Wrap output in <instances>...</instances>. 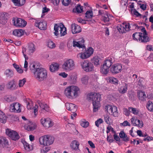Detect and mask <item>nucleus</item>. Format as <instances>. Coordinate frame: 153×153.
<instances>
[{
    "label": "nucleus",
    "instance_id": "f257e3e1",
    "mask_svg": "<svg viewBox=\"0 0 153 153\" xmlns=\"http://www.w3.org/2000/svg\"><path fill=\"white\" fill-rule=\"evenodd\" d=\"M80 93L79 88L75 85L67 87L64 91L65 95L68 98L74 99L79 96Z\"/></svg>",
    "mask_w": 153,
    "mask_h": 153
},
{
    "label": "nucleus",
    "instance_id": "f03ea898",
    "mask_svg": "<svg viewBox=\"0 0 153 153\" xmlns=\"http://www.w3.org/2000/svg\"><path fill=\"white\" fill-rule=\"evenodd\" d=\"M101 96L100 94L95 92H91L87 95V99L92 101L94 112L97 111L100 106Z\"/></svg>",
    "mask_w": 153,
    "mask_h": 153
},
{
    "label": "nucleus",
    "instance_id": "7ed1b4c3",
    "mask_svg": "<svg viewBox=\"0 0 153 153\" xmlns=\"http://www.w3.org/2000/svg\"><path fill=\"white\" fill-rule=\"evenodd\" d=\"M54 141V137L50 135L43 136L39 138L40 143L43 146H50L53 143Z\"/></svg>",
    "mask_w": 153,
    "mask_h": 153
},
{
    "label": "nucleus",
    "instance_id": "20e7f679",
    "mask_svg": "<svg viewBox=\"0 0 153 153\" xmlns=\"http://www.w3.org/2000/svg\"><path fill=\"white\" fill-rule=\"evenodd\" d=\"M35 78L39 81H42L47 77V73L46 69L43 68L37 69L34 73Z\"/></svg>",
    "mask_w": 153,
    "mask_h": 153
},
{
    "label": "nucleus",
    "instance_id": "39448f33",
    "mask_svg": "<svg viewBox=\"0 0 153 153\" xmlns=\"http://www.w3.org/2000/svg\"><path fill=\"white\" fill-rule=\"evenodd\" d=\"M54 30V35L56 36H58L59 35V32L61 36H64L67 33L66 28L62 24H55Z\"/></svg>",
    "mask_w": 153,
    "mask_h": 153
},
{
    "label": "nucleus",
    "instance_id": "423d86ee",
    "mask_svg": "<svg viewBox=\"0 0 153 153\" xmlns=\"http://www.w3.org/2000/svg\"><path fill=\"white\" fill-rule=\"evenodd\" d=\"M75 65L74 61L71 59L65 60L62 65V69L65 72H69L74 69Z\"/></svg>",
    "mask_w": 153,
    "mask_h": 153
},
{
    "label": "nucleus",
    "instance_id": "0eeeda50",
    "mask_svg": "<svg viewBox=\"0 0 153 153\" xmlns=\"http://www.w3.org/2000/svg\"><path fill=\"white\" fill-rule=\"evenodd\" d=\"M82 69L86 72H90L94 70V66L93 64L88 60H84L80 63Z\"/></svg>",
    "mask_w": 153,
    "mask_h": 153
},
{
    "label": "nucleus",
    "instance_id": "6e6552de",
    "mask_svg": "<svg viewBox=\"0 0 153 153\" xmlns=\"http://www.w3.org/2000/svg\"><path fill=\"white\" fill-rule=\"evenodd\" d=\"M105 111L110 114L114 117H117L118 116V111L117 107L114 106L107 105L105 106Z\"/></svg>",
    "mask_w": 153,
    "mask_h": 153
},
{
    "label": "nucleus",
    "instance_id": "1a4fd4ad",
    "mask_svg": "<svg viewBox=\"0 0 153 153\" xmlns=\"http://www.w3.org/2000/svg\"><path fill=\"white\" fill-rule=\"evenodd\" d=\"M34 25L41 30H45L47 29V23L46 21L42 20H36Z\"/></svg>",
    "mask_w": 153,
    "mask_h": 153
},
{
    "label": "nucleus",
    "instance_id": "9d476101",
    "mask_svg": "<svg viewBox=\"0 0 153 153\" xmlns=\"http://www.w3.org/2000/svg\"><path fill=\"white\" fill-rule=\"evenodd\" d=\"M13 25L16 27H24L27 24V22L25 20L20 18H14L12 20Z\"/></svg>",
    "mask_w": 153,
    "mask_h": 153
},
{
    "label": "nucleus",
    "instance_id": "9b49d317",
    "mask_svg": "<svg viewBox=\"0 0 153 153\" xmlns=\"http://www.w3.org/2000/svg\"><path fill=\"white\" fill-rule=\"evenodd\" d=\"M42 125L46 128L52 127L53 125V123L51 119L49 118H43L40 120Z\"/></svg>",
    "mask_w": 153,
    "mask_h": 153
},
{
    "label": "nucleus",
    "instance_id": "f8f14e48",
    "mask_svg": "<svg viewBox=\"0 0 153 153\" xmlns=\"http://www.w3.org/2000/svg\"><path fill=\"white\" fill-rule=\"evenodd\" d=\"M6 133L13 140H16L19 138V136L17 132L9 129L6 130Z\"/></svg>",
    "mask_w": 153,
    "mask_h": 153
},
{
    "label": "nucleus",
    "instance_id": "ddd939ff",
    "mask_svg": "<svg viewBox=\"0 0 153 153\" xmlns=\"http://www.w3.org/2000/svg\"><path fill=\"white\" fill-rule=\"evenodd\" d=\"M123 67L121 64L117 63L112 65L110 68V71L113 74H117L121 72Z\"/></svg>",
    "mask_w": 153,
    "mask_h": 153
},
{
    "label": "nucleus",
    "instance_id": "4468645a",
    "mask_svg": "<svg viewBox=\"0 0 153 153\" xmlns=\"http://www.w3.org/2000/svg\"><path fill=\"white\" fill-rule=\"evenodd\" d=\"M20 104L18 102L13 103L10 105V109L12 112L20 113L21 111Z\"/></svg>",
    "mask_w": 153,
    "mask_h": 153
},
{
    "label": "nucleus",
    "instance_id": "2eb2a0df",
    "mask_svg": "<svg viewBox=\"0 0 153 153\" xmlns=\"http://www.w3.org/2000/svg\"><path fill=\"white\" fill-rule=\"evenodd\" d=\"M84 40L83 38H81L76 40L73 41V46L77 47L79 48H85L84 44Z\"/></svg>",
    "mask_w": 153,
    "mask_h": 153
},
{
    "label": "nucleus",
    "instance_id": "dca6fc26",
    "mask_svg": "<svg viewBox=\"0 0 153 153\" xmlns=\"http://www.w3.org/2000/svg\"><path fill=\"white\" fill-rule=\"evenodd\" d=\"M101 59L98 56H94L91 59V62L96 67H99L101 64Z\"/></svg>",
    "mask_w": 153,
    "mask_h": 153
},
{
    "label": "nucleus",
    "instance_id": "f3484780",
    "mask_svg": "<svg viewBox=\"0 0 153 153\" xmlns=\"http://www.w3.org/2000/svg\"><path fill=\"white\" fill-rule=\"evenodd\" d=\"M131 123L134 126L141 128L143 126V123L142 121L136 119L135 117H133L131 119Z\"/></svg>",
    "mask_w": 153,
    "mask_h": 153
},
{
    "label": "nucleus",
    "instance_id": "a211bd4d",
    "mask_svg": "<svg viewBox=\"0 0 153 153\" xmlns=\"http://www.w3.org/2000/svg\"><path fill=\"white\" fill-rule=\"evenodd\" d=\"M71 28L72 33L74 34L80 33L82 30L81 27L75 23L71 24Z\"/></svg>",
    "mask_w": 153,
    "mask_h": 153
},
{
    "label": "nucleus",
    "instance_id": "6ab92c4d",
    "mask_svg": "<svg viewBox=\"0 0 153 153\" xmlns=\"http://www.w3.org/2000/svg\"><path fill=\"white\" fill-rule=\"evenodd\" d=\"M142 30H143L144 32L143 33H142V35L141 36L139 39V42L144 43H146L149 41V38L147 36L145 28H144Z\"/></svg>",
    "mask_w": 153,
    "mask_h": 153
},
{
    "label": "nucleus",
    "instance_id": "aec40b11",
    "mask_svg": "<svg viewBox=\"0 0 153 153\" xmlns=\"http://www.w3.org/2000/svg\"><path fill=\"white\" fill-rule=\"evenodd\" d=\"M38 103L41 108V112L44 113L49 111V107L47 104L44 102H42L40 101Z\"/></svg>",
    "mask_w": 153,
    "mask_h": 153
},
{
    "label": "nucleus",
    "instance_id": "412c9836",
    "mask_svg": "<svg viewBox=\"0 0 153 153\" xmlns=\"http://www.w3.org/2000/svg\"><path fill=\"white\" fill-rule=\"evenodd\" d=\"M35 50V46L33 43H30L28 44V48L26 49L28 55H32Z\"/></svg>",
    "mask_w": 153,
    "mask_h": 153
},
{
    "label": "nucleus",
    "instance_id": "4be33fe9",
    "mask_svg": "<svg viewBox=\"0 0 153 153\" xmlns=\"http://www.w3.org/2000/svg\"><path fill=\"white\" fill-rule=\"evenodd\" d=\"M114 62V58L113 57H109L106 59L103 65L110 68Z\"/></svg>",
    "mask_w": 153,
    "mask_h": 153
},
{
    "label": "nucleus",
    "instance_id": "5701e85b",
    "mask_svg": "<svg viewBox=\"0 0 153 153\" xmlns=\"http://www.w3.org/2000/svg\"><path fill=\"white\" fill-rule=\"evenodd\" d=\"M66 108L72 112L76 111L77 110V107L74 104L72 103H66L65 104Z\"/></svg>",
    "mask_w": 153,
    "mask_h": 153
},
{
    "label": "nucleus",
    "instance_id": "b1692460",
    "mask_svg": "<svg viewBox=\"0 0 153 153\" xmlns=\"http://www.w3.org/2000/svg\"><path fill=\"white\" fill-rule=\"evenodd\" d=\"M137 97L142 101H146V96L145 92L139 91L137 93Z\"/></svg>",
    "mask_w": 153,
    "mask_h": 153
},
{
    "label": "nucleus",
    "instance_id": "393cba45",
    "mask_svg": "<svg viewBox=\"0 0 153 153\" xmlns=\"http://www.w3.org/2000/svg\"><path fill=\"white\" fill-rule=\"evenodd\" d=\"M7 87L11 90L16 89L17 87L14 80L10 81L7 84Z\"/></svg>",
    "mask_w": 153,
    "mask_h": 153
},
{
    "label": "nucleus",
    "instance_id": "a878e982",
    "mask_svg": "<svg viewBox=\"0 0 153 153\" xmlns=\"http://www.w3.org/2000/svg\"><path fill=\"white\" fill-rule=\"evenodd\" d=\"M59 64L57 63H53L50 65V70L52 72L57 71L59 68Z\"/></svg>",
    "mask_w": 153,
    "mask_h": 153
},
{
    "label": "nucleus",
    "instance_id": "bb28decb",
    "mask_svg": "<svg viewBox=\"0 0 153 153\" xmlns=\"http://www.w3.org/2000/svg\"><path fill=\"white\" fill-rule=\"evenodd\" d=\"M89 79V76L88 75H83L80 78L81 82L84 85H87L88 83Z\"/></svg>",
    "mask_w": 153,
    "mask_h": 153
},
{
    "label": "nucleus",
    "instance_id": "cd10ccee",
    "mask_svg": "<svg viewBox=\"0 0 153 153\" xmlns=\"http://www.w3.org/2000/svg\"><path fill=\"white\" fill-rule=\"evenodd\" d=\"M128 85L126 83H125L123 85L120 86L118 88V91L120 94H123L126 93L128 89Z\"/></svg>",
    "mask_w": 153,
    "mask_h": 153
},
{
    "label": "nucleus",
    "instance_id": "c85d7f7f",
    "mask_svg": "<svg viewBox=\"0 0 153 153\" xmlns=\"http://www.w3.org/2000/svg\"><path fill=\"white\" fill-rule=\"evenodd\" d=\"M104 120L105 122L108 124L110 125L112 123V117L110 114H107L104 116Z\"/></svg>",
    "mask_w": 153,
    "mask_h": 153
},
{
    "label": "nucleus",
    "instance_id": "c756f323",
    "mask_svg": "<svg viewBox=\"0 0 153 153\" xmlns=\"http://www.w3.org/2000/svg\"><path fill=\"white\" fill-rule=\"evenodd\" d=\"M4 74L6 77L11 78L13 76L14 73L12 70L7 69L5 71Z\"/></svg>",
    "mask_w": 153,
    "mask_h": 153
},
{
    "label": "nucleus",
    "instance_id": "7c9ffc66",
    "mask_svg": "<svg viewBox=\"0 0 153 153\" xmlns=\"http://www.w3.org/2000/svg\"><path fill=\"white\" fill-rule=\"evenodd\" d=\"M8 16V14L6 13L1 14L0 16V21L2 24L4 25L5 24Z\"/></svg>",
    "mask_w": 153,
    "mask_h": 153
},
{
    "label": "nucleus",
    "instance_id": "2f4dec72",
    "mask_svg": "<svg viewBox=\"0 0 153 153\" xmlns=\"http://www.w3.org/2000/svg\"><path fill=\"white\" fill-rule=\"evenodd\" d=\"M22 143L23 145L24 148L26 151L29 152L33 150L32 146L29 145L25 141H23Z\"/></svg>",
    "mask_w": 153,
    "mask_h": 153
},
{
    "label": "nucleus",
    "instance_id": "473e14b6",
    "mask_svg": "<svg viewBox=\"0 0 153 153\" xmlns=\"http://www.w3.org/2000/svg\"><path fill=\"white\" fill-rule=\"evenodd\" d=\"M79 145V144L78 141L74 140L71 142L70 146L73 150H76L78 149Z\"/></svg>",
    "mask_w": 153,
    "mask_h": 153
},
{
    "label": "nucleus",
    "instance_id": "72a5a7b5",
    "mask_svg": "<svg viewBox=\"0 0 153 153\" xmlns=\"http://www.w3.org/2000/svg\"><path fill=\"white\" fill-rule=\"evenodd\" d=\"M0 144L3 147L7 146L8 144L7 140L5 137H0Z\"/></svg>",
    "mask_w": 153,
    "mask_h": 153
},
{
    "label": "nucleus",
    "instance_id": "f704fd0d",
    "mask_svg": "<svg viewBox=\"0 0 153 153\" xmlns=\"http://www.w3.org/2000/svg\"><path fill=\"white\" fill-rule=\"evenodd\" d=\"M14 5L17 6H21L25 3V0H12Z\"/></svg>",
    "mask_w": 153,
    "mask_h": 153
},
{
    "label": "nucleus",
    "instance_id": "c9c22d12",
    "mask_svg": "<svg viewBox=\"0 0 153 153\" xmlns=\"http://www.w3.org/2000/svg\"><path fill=\"white\" fill-rule=\"evenodd\" d=\"M119 135L120 137L123 139L124 141L127 142L129 140V138L124 131H121L119 133Z\"/></svg>",
    "mask_w": 153,
    "mask_h": 153
},
{
    "label": "nucleus",
    "instance_id": "e433bc0d",
    "mask_svg": "<svg viewBox=\"0 0 153 153\" xmlns=\"http://www.w3.org/2000/svg\"><path fill=\"white\" fill-rule=\"evenodd\" d=\"M16 99V97L10 95H6L4 97V100L8 102H10L15 101Z\"/></svg>",
    "mask_w": 153,
    "mask_h": 153
},
{
    "label": "nucleus",
    "instance_id": "4c0bfd02",
    "mask_svg": "<svg viewBox=\"0 0 153 153\" xmlns=\"http://www.w3.org/2000/svg\"><path fill=\"white\" fill-rule=\"evenodd\" d=\"M109 68L104 65L102 66L100 69V72L104 75H106L108 73Z\"/></svg>",
    "mask_w": 153,
    "mask_h": 153
},
{
    "label": "nucleus",
    "instance_id": "58836bf2",
    "mask_svg": "<svg viewBox=\"0 0 153 153\" xmlns=\"http://www.w3.org/2000/svg\"><path fill=\"white\" fill-rule=\"evenodd\" d=\"M25 101L26 103L27 107L28 110H30L33 108V102L30 99H26Z\"/></svg>",
    "mask_w": 153,
    "mask_h": 153
},
{
    "label": "nucleus",
    "instance_id": "ea45409f",
    "mask_svg": "<svg viewBox=\"0 0 153 153\" xmlns=\"http://www.w3.org/2000/svg\"><path fill=\"white\" fill-rule=\"evenodd\" d=\"M28 124H25V127H27V129L28 131H32L35 129L36 126L35 123H31L29 122H28Z\"/></svg>",
    "mask_w": 153,
    "mask_h": 153
},
{
    "label": "nucleus",
    "instance_id": "a19ab883",
    "mask_svg": "<svg viewBox=\"0 0 153 153\" xmlns=\"http://www.w3.org/2000/svg\"><path fill=\"white\" fill-rule=\"evenodd\" d=\"M13 34L18 37H20L23 35L24 32L21 29H16L13 31Z\"/></svg>",
    "mask_w": 153,
    "mask_h": 153
},
{
    "label": "nucleus",
    "instance_id": "79ce46f5",
    "mask_svg": "<svg viewBox=\"0 0 153 153\" xmlns=\"http://www.w3.org/2000/svg\"><path fill=\"white\" fill-rule=\"evenodd\" d=\"M107 80L108 82L112 83L115 85L117 84H118V79L117 78L114 77H108Z\"/></svg>",
    "mask_w": 153,
    "mask_h": 153
},
{
    "label": "nucleus",
    "instance_id": "37998d69",
    "mask_svg": "<svg viewBox=\"0 0 153 153\" xmlns=\"http://www.w3.org/2000/svg\"><path fill=\"white\" fill-rule=\"evenodd\" d=\"M6 119V117L4 113L0 110V122L2 123H5Z\"/></svg>",
    "mask_w": 153,
    "mask_h": 153
},
{
    "label": "nucleus",
    "instance_id": "c03bdc74",
    "mask_svg": "<svg viewBox=\"0 0 153 153\" xmlns=\"http://www.w3.org/2000/svg\"><path fill=\"white\" fill-rule=\"evenodd\" d=\"M77 57L79 59H86L88 58V56L86 54L85 52H81L79 53L77 55Z\"/></svg>",
    "mask_w": 153,
    "mask_h": 153
},
{
    "label": "nucleus",
    "instance_id": "a18cd8bd",
    "mask_svg": "<svg viewBox=\"0 0 153 153\" xmlns=\"http://www.w3.org/2000/svg\"><path fill=\"white\" fill-rule=\"evenodd\" d=\"M146 107L150 111H153V103L151 101H148L146 103Z\"/></svg>",
    "mask_w": 153,
    "mask_h": 153
},
{
    "label": "nucleus",
    "instance_id": "49530a36",
    "mask_svg": "<svg viewBox=\"0 0 153 153\" xmlns=\"http://www.w3.org/2000/svg\"><path fill=\"white\" fill-rule=\"evenodd\" d=\"M141 35H142V33L136 32L133 34L132 37L134 40L139 42V39H140Z\"/></svg>",
    "mask_w": 153,
    "mask_h": 153
},
{
    "label": "nucleus",
    "instance_id": "de8ad7c7",
    "mask_svg": "<svg viewBox=\"0 0 153 153\" xmlns=\"http://www.w3.org/2000/svg\"><path fill=\"white\" fill-rule=\"evenodd\" d=\"M94 51L93 49L91 47H89L87 48L85 52L86 54L88 56V57L89 58L93 54Z\"/></svg>",
    "mask_w": 153,
    "mask_h": 153
},
{
    "label": "nucleus",
    "instance_id": "09e8293b",
    "mask_svg": "<svg viewBox=\"0 0 153 153\" xmlns=\"http://www.w3.org/2000/svg\"><path fill=\"white\" fill-rule=\"evenodd\" d=\"M102 19L105 22H108L109 21L110 18L111 16L107 13L103 14L102 16Z\"/></svg>",
    "mask_w": 153,
    "mask_h": 153
},
{
    "label": "nucleus",
    "instance_id": "8fccbe9b",
    "mask_svg": "<svg viewBox=\"0 0 153 153\" xmlns=\"http://www.w3.org/2000/svg\"><path fill=\"white\" fill-rule=\"evenodd\" d=\"M38 65L35 63H31L30 66V68L31 71L34 73L36 71L37 69H39L38 68Z\"/></svg>",
    "mask_w": 153,
    "mask_h": 153
},
{
    "label": "nucleus",
    "instance_id": "3c124183",
    "mask_svg": "<svg viewBox=\"0 0 153 153\" xmlns=\"http://www.w3.org/2000/svg\"><path fill=\"white\" fill-rule=\"evenodd\" d=\"M128 109L130 113H131L135 115H137L139 114V110L137 108L129 107L128 108Z\"/></svg>",
    "mask_w": 153,
    "mask_h": 153
},
{
    "label": "nucleus",
    "instance_id": "603ef678",
    "mask_svg": "<svg viewBox=\"0 0 153 153\" xmlns=\"http://www.w3.org/2000/svg\"><path fill=\"white\" fill-rule=\"evenodd\" d=\"M41 150V152L42 153H47L49 152L51 149L50 146H43Z\"/></svg>",
    "mask_w": 153,
    "mask_h": 153
},
{
    "label": "nucleus",
    "instance_id": "864d4df0",
    "mask_svg": "<svg viewBox=\"0 0 153 153\" xmlns=\"http://www.w3.org/2000/svg\"><path fill=\"white\" fill-rule=\"evenodd\" d=\"M22 53L25 58V62L24 65V68H25V71H27V70L28 62L27 60L28 59V57L24 53L23 50L22 51Z\"/></svg>",
    "mask_w": 153,
    "mask_h": 153
},
{
    "label": "nucleus",
    "instance_id": "5fc2aeb1",
    "mask_svg": "<svg viewBox=\"0 0 153 153\" xmlns=\"http://www.w3.org/2000/svg\"><path fill=\"white\" fill-rule=\"evenodd\" d=\"M86 19H91L93 16V12L91 10H88L85 14Z\"/></svg>",
    "mask_w": 153,
    "mask_h": 153
},
{
    "label": "nucleus",
    "instance_id": "6e6d98bb",
    "mask_svg": "<svg viewBox=\"0 0 153 153\" xmlns=\"http://www.w3.org/2000/svg\"><path fill=\"white\" fill-rule=\"evenodd\" d=\"M117 27L118 30L120 33H126V32L122 24L118 25Z\"/></svg>",
    "mask_w": 153,
    "mask_h": 153
},
{
    "label": "nucleus",
    "instance_id": "4d7b16f0",
    "mask_svg": "<svg viewBox=\"0 0 153 153\" xmlns=\"http://www.w3.org/2000/svg\"><path fill=\"white\" fill-rule=\"evenodd\" d=\"M126 31H128L130 30V24L128 23L125 22L122 23Z\"/></svg>",
    "mask_w": 153,
    "mask_h": 153
},
{
    "label": "nucleus",
    "instance_id": "13d9d810",
    "mask_svg": "<svg viewBox=\"0 0 153 153\" xmlns=\"http://www.w3.org/2000/svg\"><path fill=\"white\" fill-rule=\"evenodd\" d=\"M130 30H134L136 29H139V27L135 23H131L130 24Z\"/></svg>",
    "mask_w": 153,
    "mask_h": 153
},
{
    "label": "nucleus",
    "instance_id": "bf43d9fd",
    "mask_svg": "<svg viewBox=\"0 0 153 153\" xmlns=\"http://www.w3.org/2000/svg\"><path fill=\"white\" fill-rule=\"evenodd\" d=\"M47 45L48 47L51 49L53 48L56 47L55 44L51 40H49L48 41Z\"/></svg>",
    "mask_w": 153,
    "mask_h": 153
},
{
    "label": "nucleus",
    "instance_id": "052dcab7",
    "mask_svg": "<svg viewBox=\"0 0 153 153\" xmlns=\"http://www.w3.org/2000/svg\"><path fill=\"white\" fill-rule=\"evenodd\" d=\"M144 81L143 78H140L138 81L136 82V84L140 86H142L144 84Z\"/></svg>",
    "mask_w": 153,
    "mask_h": 153
},
{
    "label": "nucleus",
    "instance_id": "680f3d73",
    "mask_svg": "<svg viewBox=\"0 0 153 153\" xmlns=\"http://www.w3.org/2000/svg\"><path fill=\"white\" fill-rule=\"evenodd\" d=\"M81 125L84 128H86L89 125V123L85 120H83L80 122Z\"/></svg>",
    "mask_w": 153,
    "mask_h": 153
},
{
    "label": "nucleus",
    "instance_id": "e2e57ef3",
    "mask_svg": "<svg viewBox=\"0 0 153 153\" xmlns=\"http://www.w3.org/2000/svg\"><path fill=\"white\" fill-rule=\"evenodd\" d=\"M26 82L25 78L20 80L19 81V87H22Z\"/></svg>",
    "mask_w": 153,
    "mask_h": 153
},
{
    "label": "nucleus",
    "instance_id": "0e129e2a",
    "mask_svg": "<svg viewBox=\"0 0 153 153\" xmlns=\"http://www.w3.org/2000/svg\"><path fill=\"white\" fill-rule=\"evenodd\" d=\"M103 122V120L101 118L99 119L95 122V125L97 127H99L100 125Z\"/></svg>",
    "mask_w": 153,
    "mask_h": 153
},
{
    "label": "nucleus",
    "instance_id": "69168bd1",
    "mask_svg": "<svg viewBox=\"0 0 153 153\" xmlns=\"http://www.w3.org/2000/svg\"><path fill=\"white\" fill-rule=\"evenodd\" d=\"M76 11L78 13H81L83 11V7L80 4L78 5L76 8Z\"/></svg>",
    "mask_w": 153,
    "mask_h": 153
},
{
    "label": "nucleus",
    "instance_id": "338daca9",
    "mask_svg": "<svg viewBox=\"0 0 153 153\" xmlns=\"http://www.w3.org/2000/svg\"><path fill=\"white\" fill-rule=\"evenodd\" d=\"M128 0H121L120 4L121 6L123 7H126L127 5Z\"/></svg>",
    "mask_w": 153,
    "mask_h": 153
},
{
    "label": "nucleus",
    "instance_id": "774afa93",
    "mask_svg": "<svg viewBox=\"0 0 153 153\" xmlns=\"http://www.w3.org/2000/svg\"><path fill=\"white\" fill-rule=\"evenodd\" d=\"M54 5L58 6L59 4L60 0H49Z\"/></svg>",
    "mask_w": 153,
    "mask_h": 153
}]
</instances>
